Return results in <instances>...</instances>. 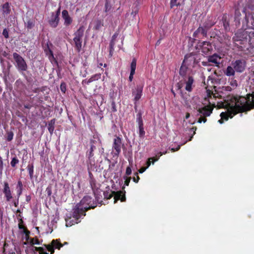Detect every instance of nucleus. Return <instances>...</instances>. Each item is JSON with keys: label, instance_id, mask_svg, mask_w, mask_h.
I'll return each instance as SVG.
<instances>
[{"label": "nucleus", "instance_id": "1a4fd4ad", "mask_svg": "<svg viewBox=\"0 0 254 254\" xmlns=\"http://www.w3.org/2000/svg\"><path fill=\"white\" fill-rule=\"evenodd\" d=\"M2 192L7 202H9L13 198L12 191L7 182H3Z\"/></svg>", "mask_w": 254, "mask_h": 254}, {"label": "nucleus", "instance_id": "ddd939ff", "mask_svg": "<svg viewBox=\"0 0 254 254\" xmlns=\"http://www.w3.org/2000/svg\"><path fill=\"white\" fill-rule=\"evenodd\" d=\"M245 13V19L247 23L248 27L254 28V12L252 13H247L246 9L243 10Z\"/></svg>", "mask_w": 254, "mask_h": 254}, {"label": "nucleus", "instance_id": "774afa93", "mask_svg": "<svg viewBox=\"0 0 254 254\" xmlns=\"http://www.w3.org/2000/svg\"><path fill=\"white\" fill-rule=\"evenodd\" d=\"M146 169L147 168L146 167H142L141 168H140L138 171L139 173L141 174L143 173L146 170Z\"/></svg>", "mask_w": 254, "mask_h": 254}, {"label": "nucleus", "instance_id": "680f3d73", "mask_svg": "<svg viewBox=\"0 0 254 254\" xmlns=\"http://www.w3.org/2000/svg\"><path fill=\"white\" fill-rule=\"evenodd\" d=\"M65 221L66 226H71V225L74 224V223L71 222V221L70 220V218H69L68 219H65Z\"/></svg>", "mask_w": 254, "mask_h": 254}, {"label": "nucleus", "instance_id": "c85d7f7f", "mask_svg": "<svg viewBox=\"0 0 254 254\" xmlns=\"http://www.w3.org/2000/svg\"><path fill=\"white\" fill-rule=\"evenodd\" d=\"M185 63L183 62L179 70V74L182 77L186 76L188 69V67L184 65Z\"/></svg>", "mask_w": 254, "mask_h": 254}, {"label": "nucleus", "instance_id": "a211bd4d", "mask_svg": "<svg viewBox=\"0 0 254 254\" xmlns=\"http://www.w3.org/2000/svg\"><path fill=\"white\" fill-rule=\"evenodd\" d=\"M84 27L83 26H80L78 29L74 32L73 34V39L76 40H82V38L84 36Z\"/></svg>", "mask_w": 254, "mask_h": 254}, {"label": "nucleus", "instance_id": "f8f14e48", "mask_svg": "<svg viewBox=\"0 0 254 254\" xmlns=\"http://www.w3.org/2000/svg\"><path fill=\"white\" fill-rule=\"evenodd\" d=\"M121 144L122 140L120 137L117 136L114 138L113 145V149L115 150L114 154L115 156L117 157L119 156L121 151Z\"/></svg>", "mask_w": 254, "mask_h": 254}, {"label": "nucleus", "instance_id": "5fc2aeb1", "mask_svg": "<svg viewBox=\"0 0 254 254\" xmlns=\"http://www.w3.org/2000/svg\"><path fill=\"white\" fill-rule=\"evenodd\" d=\"M111 110L112 112H117V110L116 108V103L114 101H113L111 103Z\"/></svg>", "mask_w": 254, "mask_h": 254}, {"label": "nucleus", "instance_id": "c9c22d12", "mask_svg": "<svg viewBox=\"0 0 254 254\" xmlns=\"http://www.w3.org/2000/svg\"><path fill=\"white\" fill-rule=\"evenodd\" d=\"M207 96L208 98H211V96L213 95V98H216L217 97L221 98V95L218 93H213V92L209 90H207Z\"/></svg>", "mask_w": 254, "mask_h": 254}, {"label": "nucleus", "instance_id": "412c9836", "mask_svg": "<svg viewBox=\"0 0 254 254\" xmlns=\"http://www.w3.org/2000/svg\"><path fill=\"white\" fill-rule=\"evenodd\" d=\"M1 10L4 17L8 15L11 11L10 4L9 2H6L3 4L1 5Z\"/></svg>", "mask_w": 254, "mask_h": 254}, {"label": "nucleus", "instance_id": "6e6d98bb", "mask_svg": "<svg viewBox=\"0 0 254 254\" xmlns=\"http://www.w3.org/2000/svg\"><path fill=\"white\" fill-rule=\"evenodd\" d=\"M131 172H132V171H131V167L129 166L127 167L126 168L125 176L128 177V176L131 174Z\"/></svg>", "mask_w": 254, "mask_h": 254}, {"label": "nucleus", "instance_id": "aec40b11", "mask_svg": "<svg viewBox=\"0 0 254 254\" xmlns=\"http://www.w3.org/2000/svg\"><path fill=\"white\" fill-rule=\"evenodd\" d=\"M136 60L135 58H133L132 60V62L130 64V72L129 76V81H132V79L133 78V75L135 74V71L136 69Z\"/></svg>", "mask_w": 254, "mask_h": 254}, {"label": "nucleus", "instance_id": "72a5a7b5", "mask_svg": "<svg viewBox=\"0 0 254 254\" xmlns=\"http://www.w3.org/2000/svg\"><path fill=\"white\" fill-rule=\"evenodd\" d=\"M114 191L111 190L110 192L108 191H104L103 194L104 198L106 199H111L114 195Z\"/></svg>", "mask_w": 254, "mask_h": 254}, {"label": "nucleus", "instance_id": "13d9d810", "mask_svg": "<svg viewBox=\"0 0 254 254\" xmlns=\"http://www.w3.org/2000/svg\"><path fill=\"white\" fill-rule=\"evenodd\" d=\"M240 15H241V13H240L239 10L238 9H236V10H235V20L239 21V17H240Z\"/></svg>", "mask_w": 254, "mask_h": 254}, {"label": "nucleus", "instance_id": "bf43d9fd", "mask_svg": "<svg viewBox=\"0 0 254 254\" xmlns=\"http://www.w3.org/2000/svg\"><path fill=\"white\" fill-rule=\"evenodd\" d=\"M17 197L19 198L20 196L21 195L22 193L23 188H17Z\"/></svg>", "mask_w": 254, "mask_h": 254}, {"label": "nucleus", "instance_id": "4468645a", "mask_svg": "<svg viewBox=\"0 0 254 254\" xmlns=\"http://www.w3.org/2000/svg\"><path fill=\"white\" fill-rule=\"evenodd\" d=\"M233 66L237 72H242L245 70L246 63L242 60H237L234 63Z\"/></svg>", "mask_w": 254, "mask_h": 254}, {"label": "nucleus", "instance_id": "49530a36", "mask_svg": "<svg viewBox=\"0 0 254 254\" xmlns=\"http://www.w3.org/2000/svg\"><path fill=\"white\" fill-rule=\"evenodd\" d=\"M19 161L17 158L16 157H14L12 158L11 162H10V165L12 167H15L16 165L17 164L19 163Z\"/></svg>", "mask_w": 254, "mask_h": 254}, {"label": "nucleus", "instance_id": "6ab92c4d", "mask_svg": "<svg viewBox=\"0 0 254 254\" xmlns=\"http://www.w3.org/2000/svg\"><path fill=\"white\" fill-rule=\"evenodd\" d=\"M143 87L141 86H137L135 90L133 91L132 94L134 95V100L135 102L138 101L142 96Z\"/></svg>", "mask_w": 254, "mask_h": 254}, {"label": "nucleus", "instance_id": "4c0bfd02", "mask_svg": "<svg viewBox=\"0 0 254 254\" xmlns=\"http://www.w3.org/2000/svg\"><path fill=\"white\" fill-rule=\"evenodd\" d=\"M35 25V22L33 20L29 19L25 23V26L28 29H31Z\"/></svg>", "mask_w": 254, "mask_h": 254}, {"label": "nucleus", "instance_id": "f3484780", "mask_svg": "<svg viewBox=\"0 0 254 254\" xmlns=\"http://www.w3.org/2000/svg\"><path fill=\"white\" fill-rule=\"evenodd\" d=\"M95 142L96 141L93 139L90 140V149L86 152V157L90 161L92 160V158L94 156L93 151L96 149V146L94 145V144Z\"/></svg>", "mask_w": 254, "mask_h": 254}, {"label": "nucleus", "instance_id": "a19ab883", "mask_svg": "<svg viewBox=\"0 0 254 254\" xmlns=\"http://www.w3.org/2000/svg\"><path fill=\"white\" fill-rule=\"evenodd\" d=\"M52 187L50 185L48 186L45 190V192L47 195V198H49L50 199H51V196L52 193Z\"/></svg>", "mask_w": 254, "mask_h": 254}, {"label": "nucleus", "instance_id": "69168bd1", "mask_svg": "<svg viewBox=\"0 0 254 254\" xmlns=\"http://www.w3.org/2000/svg\"><path fill=\"white\" fill-rule=\"evenodd\" d=\"M196 127H193L191 128H190V130L191 131H193V134H192V135L190 137V138L189 139V141H190L191 140L192 138L193 137V135L195 133V131L196 130Z\"/></svg>", "mask_w": 254, "mask_h": 254}, {"label": "nucleus", "instance_id": "6e6552de", "mask_svg": "<svg viewBox=\"0 0 254 254\" xmlns=\"http://www.w3.org/2000/svg\"><path fill=\"white\" fill-rule=\"evenodd\" d=\"M44 246L47 248V250L51 254H54L55 249L60 250L63 247V245L61 243L60 239L53 240L50 244H45Z\"/></svg>", "mask_w": 254, "mask_h": 254}, {"label": "nucleus", "instance_id": "e433bc0d", "mask_svg": "<svg viewBox=\"0 0 254 254\" xmlns=\"http://www.w3.org/2000/svg\"><path fill=\"white\" fill-rule=\"evenodd\" d=\"M167 151H165V152H158L156 155H155V157H152V158H153V161H152V164H153L155 162L157 161L160 158V157L163 155V154H165L167 153Z\"/></svg>", "mask_w": 254, "mask_h": 254}, {"label": "nucleus", "instance_id": "bb28decb", "mask_svg": "<svg viewBox=\"0 0 254 254\" xmlns=\"http://www.w3.org/2000/svg\"><path fill=\"white\" fill-rule=\"evenodd\" d=\"M93 29L95 30H99L104 26V21L103 19H96L93 22Z\"/></svg>", "mask_w": 254, "mask_h": 254}, {"label": "nucleus", "instance_id": "2f4dec72", "mask_svg": "<svg viewBox=\"0 0 254 254\" xmlns=\"http://www.w3.org/2000/svg\"><path fill=\"white\" fill-rule=\"evenodd\" d=\"M55 123V119L52 120L48 124V129L49 132L52 134L54 130V125Z\"/></svg>", "mask_w": 254, "mask_h": 254}, {"label": "nucleus", "instance_id": "cd10ccee", "mask_svg": "<svg viewBox=\"0 0 254 254\" xmlns=\"http://www.w3.org/2000/svg\"><path fill=\"white\" fill-rule=\"evenodd\" d=\"M223 27L226 32L230 31L229 19H228V16L227 14H223Z\"/></svg>", "mask_w": 254, "mask_h": 254}, {"label": "nucleus", "instance_id": "5701e85b", "mask_svg": "<svg viewBox=\"0 0 254 254\" xmlns=\"http://www.w3.org/2000/svg\"><path fill=\"white\" fill-rule=\"evenodd\" d=\"M194 82V79L192 76H189L188 78V80L185 81L186 87L185 89L187 91L191 92L192 88V85Z\"/></svg>", "mask_w": 254, "mask_h": 254}, {"label": "nucleus", "instance_id": "7ed1b4c3", "mask_svg": "<svg viewBox=\"0 0 254 254\" xmlns=\"http://www.w3.org/2000/svg\"><path fill=\"white\" fill-rule=\"evenodd\" d=\"M213 25V23L208 24L205 22L203 26H199L198 28L193 32L192 37L195 40L204 39L207 37V32L209 29Z\"/></svg>", "mask_w": 254, "mask_h": 254}, {"label": "nucleus", "instance_id": "052dcab7", "mask_svg": "<svg viewBox=\"0 0 254 254\" xmlns=\"http://www.w3.org/2000/svg\"><path fill=\"white\" fill-rule=\"evenodd\" d=\"M206 117L201 116V117L198 119V122L199 123H201L202 122H203V123H205L207 121Z\"/></svg>", "mask_w": 254, "mask_h": 254}, {"label": "nucleus", "instance_id": "393cba45", "mask_svg": "<svg viewBox=\"0 0 254 254\" xmlns=\"http://www.w3.org/2000/svg\"><path fill=\"white\" fill-rule=\"evenodd\" d=\"M115 3V0H106L105 3V12H110L114 8L113 6Z\"/></svg>", "mask_w": 254, "mask_h": 254}, {"label": "nucleus", "instance_id": "9d476101", "mask_svg": "<svg viewBox=\"0 0 254 254\" xmlns=\"http://www.w3.org/2000/svg\"><path fill=\"white\" fill-rule=\"evenodd\" d=\"M201 45V52L207 55L212 53L213 48L211 43L210 42L203 41L199 43Z\"/></svg>", "mask_w": 254, "mask_h": 254}, {"label": "nucleus", "instance_id": "3c124183", "mask_svg": "<svg viewBox=\"0 0 254 254\" xmlns=\"http://www.w3.org/2000/svg\"><path fill=\"white\" fill-rule=\"evenodd\" d=\"M134 177H133L132 179V181L135 182V183H137L139 181V180H140V178L138 176V173L137 172H135V173H134Z\"/></svg>", "mask_w": 254, "mask_h": 254}, {"label": "nucleus", "instance_id": "e2e57ef3", "mask_svg": "<svg viewBox=\"0 0 254 254\" xmlns=\"http://www.w3.org/2000/svg\"><path fill=\"white\" fill-rule=\"evenodd\" d=\"M12 203L15 207H17L19 204V198L17 197L16 199H13Z\"/></svg>", "mask_w": 254, "mask_h": 254}, {"label": "nucleus", "instance_id": "c756f323", "mask_svg": "<svg viewBox=\"0 0 254 254\" xmlns=\"http://www.w3.org/2000/svg\"><path fill=\"white\" fill-rule=\"evenodd\" d=\"M249 42L251 44L254 45V28H252L250 31H248Z\"/></svg>", "mask_w": 254, "mask_h": 254}, {"label": "nucleus", "instance_id": "f257e3e1", "mask_svg": "<svg viewBox=\"0 0 254 254\" xmlns=\"http://www.w3.org/2000/svg\"><path fill=\"white\" fill-rule=\"evenodd\" d=\"M248 98L243 96L228 95L223 98V120L227 121L239 113H247L254 108V104L250 101L251 95H247Z\"/></svg>", "mask_w": 254, "mask_h": 254}, {"label": "nucleus", "instance_id": "423d86ee", "mask_svg": "<svg viewBox=\"0 0 254 254\" xmlns=\"http://www.w3.org/2000/svg\"><path fill=\"white\" fill-rule=\"evenodd\" d=\"M249 31L243 29H239L235 33L233 38L234 42H239V44H243L247 42L249 37Z\"/></svg>", "mask_w": 254, "mask_h": 254}, {"label": "nucleus", "instance_id": "c03bdc74", "mask_svg": "<svg viewBox=\"0 0 254 254\" xmlns=\"http://www.w3.org/2000/svg\"><path fill=\"white\" fill-rule=\"evenodd\" d=\"M30 244L31 245H35V244L40 245V243L39 240L37 238V237H34V238H30Z\"/></svg>", "mask_w": 254, "mask_h": 254}, {"label": "nucleus", "instance_id": "473e14b6", "mask_svg": "<svg viewBox=\"0 0 254 254\" xmlns=\"http://www.w3.org/2000/svg\"><path fill=\"white\" fill-rule=\"evenodd\" d=\"M119 34L117 32H116L114 33V34L112 36L111 41L110 43V48H111L113 49V48H114L115 45V41L118 36Z\"/></svg>", "mask_w": 254, "mask_h": 254}, {"label": "nucleus", "instance_id": "58836bf2", "mask_svg": "<svg viewBox=\"0 0 254 254\" xmlns=\"http://www.w3.org/2000/svg\"><path fill=\"white\" fill-rule=\"evenodd\" d=\"M90 185L93 191L96 190V181L94 179L91 178L89 181Z\"/></svg>", "mask_w": 254, "mask_h": 254}, {"label": "nucleus", "instance_id": "0eeeda50", "mask_svg": "<svg viewBox=\"0 0 254 254\" xmlns=\"http://www.w3.org/2000/svg\"><path fill=\"white\" fill-rule=\"evenodd\" d=\"M199 61L200 58L198 55L190 53L185 56L183 63H186L188 65H191L194 67L196 64L199 63Z\"/></svg>", "mask_w": 254, "mask_h": 254}, {"label": "nucleus", "instance_id": "338daca9", "mask_svg": "<svg viewBox=\"0 0 254 254\" xmlns=\"http://www.w3.org/2000/svg\"><path fill=\"white\" fill-rule=\"evenodd\" d=\"M34 249L35 251H38L39 253L41 252V251H43V249H44V248L43 247H34Z\"/></svg>", "mask_w": 254, "mask_h": 254}, {"label": "nucleus", "instance_id": "09e8293b", "mask_svg": "<svg viewBox=\"0 0 254 254\" xmlns=\"http://www.w3.org/2000/svg\"><path fill=\"white\" fill-rule=\"evenodd\" d=\"M13 133L12 131L8 132L7 133L6 140L7 141H10L13 139Z\"/></svg>", "mask_w": 254, "mask_h": 254}, {"label": "nucleus", "instance_id": "a878e982", "mask_svg": "<svg viewBox=\"0 0 254 254\" xmlns=\"http://www.w3.org/2000/svg\"><path fill=\"white\" fill-rule=\"evenodd\" d=\"M73 42L75 51L78 53H80L82 49V40L73 39Z\"/></svg>", "mask_w": 254, "mask_h": 254}, {"label": "nucleus", "instance_id": "20e7f679", "mask_svg": "<svg viewBox=\"0 0 254 254\" xmlns=\"http://www.w3.org/2000/svg\"><path fill=\"white\" fill-rule=\"evenodd\" d=\"M216 106L218 109H222V101L217 102ZM214 107H216L215 103L213 102L211 104L209 101V105L199 108L197 111L199 114H201V116L204 117H208L212 113L213 109Z\"/></svg>", "mask_w": 254, "mask_h": 254}, {"label": "nucleus", "instance_id": "4be33fe9", "mask_svg": "<svg viewBox=\"0 0 254 254\" xmlns=\"http://www.w3.org/2000/svg\"><path fill=\"white\" fill-rule=\"evenodd\" d=\"M60 22V17L55 16L54 13H53L51 16V18L49 20V24L50 26L53 28H56L58 26Z\"/></svg>", "mask_w": 254, "mask_h": 254}, {"label": "nucleus", "instance_id": "7c9ffc66", "mask_svg": "<svg viewBox=\"0 0 254 254\" xmlns=\"http://www.w3.org/2000/svg\"><path fill=\"white\" fill-rule=\"evenodd\" d=\"M136 122L138 124V127H143V119L142 117V113L141 112H139L136 115Z\"/></svg>", "mask_w": 254, "mask_h": 254}, {"label": "nucleus", "instance_id": "8fccbe9b", "mask_svg": "<svg viewBox=\"0 0 254 254\" xmlns=\"http://www.w3.org/2000/svg\"><path fill=\"white\" fill-rule=\"evenodd\" d=\"M48 52L47 53V55H49V58L50 60L51 59H54V56L53 51L48 47Z\"/></svg>", "mask_w": 254, "mask_h": 254}, {"label": "nucleus", "instance_id": "37998d69", "mask_svg": "<svg viewBox=\"0 0 254 254\" xmlns=\"http://www.w3.org/2000/svg\"><path fill=\"white\" fill-rule=\"evenodd\" d=\"M98 190H96V191H93V193H94V196L95 197V200H96L95 201H96V202L97 201L99 204H102L101 202H102V201L101 200V198L100 197V195H99L98 194Z\"/></svg>", "mask_w": 254, "mask_h": 254}, {"label": "nucleus", "instance_id": "2eb2a0df", "mask_svg": "<svg viewBox=\"0 0 254 254\" xmlns=\"http://www.w3.org/2000/svg\"><path fill=\"white\" fill-rule=\"evenodd\" d=\"M221 58L216 54H214L212 56L208 57V61L210 63H212L215 64V65L220 67L219 64L221 63Z\"/></svg>", "mask_w": 254, "mask_h": 254}, {"label": "nucleus", "instance_id": "9b49d317", "mask_svg": "<svg viewBox=\"0 0 254 254\" xmlns=\"http://www.w3.org/2000/svg\"><path fill=\"white\" fill-rule=\"evenodd\" d=\"M125 187L123 186L121 190L115 191H114V203H116L119 200L122 202H124L126 200V191L125 190Z\"/></svg>", "mask_w": 254, "mask_h": 254}, {"label": "nucleus", "instance_id": "39448f33", "mask_svg": "<svg viewBox=\"0 0 254 254\" xmlns=\"http://www.w3.org/2000/svg\"><path fill=\"white\" fill-rule=\"evenodd\" d=\"M13 59L16 63L15 66L18 70L22 73V74L25 75L23 73V71H26L28 68L27 64L24 60V59L17 53L13 54Z\"/></svg>", "mask_w": 254, "mask_h": 254}, {"label": "nucleus", "instance_id": "dca6fc26", "mask_svg": "<svg viewBox=\"0 0 254 254\" xmlns=\"http://www.w3.org/2000/svg\"><path fill=\"white\" fill-rule=\"evenodd\" d=\"M62 17L64 20V25L65 26H68L72 22V19L69 16L68 12L66 10H64L62 13Z\"/></svg>", "mask_w": 254, "mask_h": 254}, {"label": "nucleus", "instance_id": "b1692460", "mask_svg": "<svg viewBox=\"0 0 254 254\" xmlns=\"http://www.w3.org/2000/svg\"><path fill=\"white\" fill-rule=\"evenodd\" d=\"M101 73H96L95 74L91 76V77L88 80L85 79L82 81V84L84 83L89 84L91 82L97 80L101 78Z\"/></svg>", "mask_w": 254, "mask_h": 254}, {"label": "nucleus", "instance_id": "a18cd8bd", "mask_svg": "<svg viewBox=\"0 0 254 254\" xmlns=\"http://www.w3.org/2000/svg\"><path fill=\"white\" fill-rule=\"evenodd\" d=\"M123 179L125 180L124 185L123 186H124L125 187V186H128L131 178L130 177L124 176L123 177Z\"/></svg>", "mask_w": 254, "mask_h": 254}, {"label": "nucleus", "instance_id": "4d7b16f0", "mask_svg": "<svg viewBox=\"0 0 254 254\" xmlns=\"http://www.w3.org/2000/svg\"><path fill=\"white\" fill-rule=\"evenodd\" d=\"M153 158L152 157L149 158L146 161V167H145L146 168H148L151 165V163H152V161H153Z\"/></svg>", "mask_w": 254, "mask_h": 254}, {"label": "nucleus", "instance_id": "f03ea898", "mask_svg": "<svg viewBox=\"0 0 254 254\" xmlns=\"http://www.w3.org/2000/svg\"><path fill=\"white\" fill-rule=\"evenodd\" d=\"M97 206L96 201L89 195L84 196L80 201L77 203L72 209V217L75 219V223H78V220L82 216L86 215V212L94 209Z\"/></svg>", "mask_w": 254, "mask_h": 254}, {"label": "nucleus", "instance_id": "79ce46f5", "mask_svg": "<svg viewBox=\"0 0 254 254\" xmlns=\"http://www.w3.org/2000/svg\"><path fill=\"white\" fill-rule=\"evenodd\" d=\"M27 169L29 172V174L31 179L33 178L34 173V166L33 165H28L27 166Z\"/></svg>", "mask_w": 254, "mask_h": 254}, {"label": "nucleus", "instance_id": "f704fd0d", "mask_svg": "<svg viewBox=\"0 0 254 254\" xmlns=\"http://www.w3.org/2000/svg\"><path fill=\"white\" fill-rule=\"evenodd\" d=\"M235 73V71L234 68H233L231 66H227V70L225 72V74L227 76L234 75Z\"/></svg>", "mask_w": 254, "mask_h": 254}, {"label": "nucleus", "instance_id": "603ef678", "mask_svg": "<svg viewBox=\"0 0 254 254\" xmlns=\"http://www.w3.org/2000/svg\"><path fill=\"white\" fill-rule=\"evenodd\" d=\"M2 34L5 38L7 39L9 38L8 30L6 28H4L3 30Z\"/></svg>", "mask_w": 254, "mask_h": 254}, {"label": "nucleus", "instance_id": "de8ad7c7", "mask_svg": "<svg viewBox=\"0 0 254 254\" xmlns=\"http://www.w3.org/2000/svg\"><path fill=\"white\" fill-rule=\"evenodd\" d=\"M178 0H171L170 1V7L171 8H173L174 6H178L180 5V3L179 2L177 3Z\"/></svg>", "mask_w": 254, "mask_h": 254}, {"label": "nucleus", "instance_id": "0e129e2a", "mask_svg": "<svg viewBox=\"0 0 254 254\" xmlns=\"http://www.w3.org/2000/svg\"><path fill=\"white\" fill-rule=\"evenodd\" d=\"M230 85L233 87H236L238 85L237 81L235 79H233L230 82Z\"/></svg>", "mask_w": 254, "mask_h": 254}, {"label": "nucleus", "instance_id": "ea45409f", "mask_svg": "<svg viewBox=\"0 0 254 254\" xmlns=\"http://www.w3.org/2000/svg\"><path fill=\"white\" fill-rule=\"evenodd\" d=\"M138 135L139 137L141 138H144L145 132L144 129V127H138Z\"/></svg>", "mask_w": 254, "mask_h": 254}, {"label": "nucleus", "instance_id": "864d4df0", "mask_svg": "<svg viewBox=\"0 0 254 254\" xmlns=\"http://www.w3.org/2000/svg\"><path fill=\"white\" fill-rule=\"evenodd\" d=\"M60 89L62 92L65 93L66 91V84L64 82H62L60 85Z\"/></svg>", "mask_w": 254, "mask_h": 254}]
</instances>
